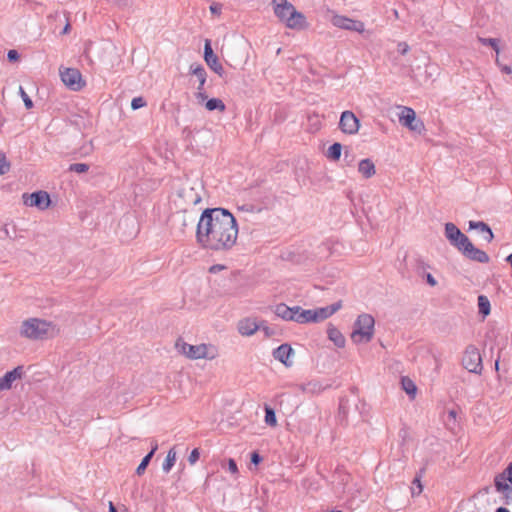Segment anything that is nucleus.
Segmentation results:
<instances>
[{
    "instance_id": "obj_53",
    "label": "nucleus",
    "mask_w": 512,
    "mask_h": 512,
    "mask_svg": "<svg viewBox=\"0 0 512 512\" xmlns=\"http://www.w3.org/2000/svg\"><path fill=\"white\" fill-rule=\"evenodd\" d=\"M260 330H263L266 335H269V327L265 326L264 323L262 324V328Z\"/></svg>"
},
{
    "instance_id": "obj_19",
    "label": "nucleus",
    "mask_w": 512,
    "mask_h": 512,
    "mask_svg": "<svg viewBox=\"0 0 512 512\" xmlns=\"http://www.w3.org/2000/svg\"><path fill=\"white\" fill-rule=\"evenodd\" d=\"M297 311V306L289 307L284 303H279L273 307L275 315L285 321L296 322Z\"/></svg>"
},
{
    "instance_id": "obj_38",
    "label": "nucleus",
    "mask_w": 512,
    "mask_h": 512,
    "mask_svg": "<svg viewBox=\"0 0 512 512\" xmlns=\"http://www.w3.org/2000/svg\"><path fill=\"white\" fill-rule=\"evenodd\" d=\"M146 106V101L143 97H135L131 101V108L133 110L140 109L142 107Z\"/></svg>"
},
{
    "instance_id": "obj_37",
    "label": "nucleus",
    "mask_w": 512,
    "mask_h": 512,
    "mask_svg": "<svg viewBox=\"0 0 512 512\" xmlns=\"http://www.w3.org/2000/svg\"><path fill=\"white\" fill-rule=\"evenodd\" d=\"M10 169V163L8 162L5 154L0 152V175L7 173Z\"/></svg>"
},
{
    "instance_id": "obj_26",
    "label": "nucleus",
    "mask_w": 512,
    "mask_h": 512,
    "mask_svg": "<svg viewBox=\"0 0 512 512\" xmlns=\"http://www.w3.org/2000/svg\"><path fill=\"white\" fill-rule=\"evenodd\" d=\"M508 479L506 478V473H500L494 478V486L498 492H506L510 489L509 484L507 483Z\"/></svg>"
},
{
    "instance_id": "obj_10",
    "label": "nucleus",
    "mask_w": 512,
    "mask_h": 512,
    "mask_svg": "<svg viewBox=\"0 0 512 512\" xmlns=\"http://www.w3.org/2000/svg\"><path fill=\"white\" fill-rule=\"evenodd\" d=\"M445 237L459 252L470 242L469 238L452 222L445 224Z\"/></svg>"
},
{
    "instance_id": "obj_42",
    "label": "nucleus",
    "mask_w": 512,
    "mask_h": 512,
    "mask_svg": "<svg viewBox=\"0 0 512 512\" xmlns=\"http://www.w3.org/2000/svg\"><path fill=\"white\" fill-rule=\"evenodd\" d=\"M195 98L200 104L205 103L207 101V95L204 91V87L201 90H197V92L195 93Z\"/></svg>"
},
{
    "instance_id": "obj_13",
    "label": "nucleus",
    "mask_w": 512,
    "mask_h": 512,
    "mask_svg": "<svg viewBox=\"0 0 512 512\" xmlns=\"http://www.w3.org/2000/svg\"><path fill=\"white\" fill-rule=\"evenodd\" d=\"M340 130L347 135H355L360 128V121L352 111L342 112L339 120Z\"/></svg>"
},
{
    "instance_id": "obj_33",
    "label": "nucleus",
    "mask_w": 512,
    "mask_h": 512,
    "mask_svg": "<svg viewBox=\"0 0 512 512\" xmlns=\"http://www.w3.org/2000/svg\"><path fill=\"white\" fill-rule=\"evenodd\" d=\"M478 41L482 44V45H487V46H491L496 54L498 55L499 54V45H498V39L496 38H483V37H478Z\"/></svg>"
},
{
    "instance_id": "obj_56",
    "label": "nucleus",
    "mask_w": 512,
    "mask_h": 512,
    "mask_svg": "<svg viewBox=\"0 0 512 512\" xmlns=\"http://www.w3.org/2000/svg\"><path fill=\"white\" fill-rule=\"evenodd\" d=\"M498 365H499V361H498V360H496V362H495V367H496V369H498Z\"/></svg>"
},
{
    "instance_id": "obj_16",
    "label": "nucleus",
    "mask_w": 512,
    "mask_h": 512,
    "mask_svg": "<svg viewBox=\"0 0 512 512\" xmlns=\"http://www.w3.org/2000/svg\"><path fill=\"white\" fill-rule=\"evenodd\" d=\"M23 367L18 366L11 371L6 372L0 378V392L10 390L13 384L23 377Z\"/></svg>"
},
{
    "instance_id": "obj_51",
    "label": "nucleus",
    "mask_w": 512,
    "mask_h": 512,
    "mask_svg": "<svg viewBox=\"0 0 512 512\" xmlns=\"http://www.w3.org/2000/svg\"><path fill=\"white\" fill-rule=\"evenodd\" d=\"M69 31H70V24H69V23H67V24L65 25V27L63 28L62 33H63V34H67Z\"/></svg>"
},
{
    "instance_id": "obj_2",
    "label": "nucleus",
    "mask_w": 512,
    "mask_h": 512,
    "mask_svg": "<svg viewBox=\"0 0 512 512\" xmlns=\"http://www.w3.org/2000/svg\"><path fill=\"white\" fill-rule=\"evenodd\" d=\"M59 333L57 326L46 319L31 317L22 321L19 334L29 340H44Z\"/></svg>"
},
{
    "instance_id": "obj_54",
    "label": "nucleus",
    "mask_w": 512,
    "mask_h": 512,
    "mask_svg": "<svg viewBox=\"0 0 512 512\" xmlns=\"http://www.w3.org/2000/svg\"><path fill=\"white\" fill-rule=\"evenodd\" d=\"M109 512H117V510L112 502H109Z\"/></svg>"
},
{
    "instance_id": "obj_5",
    "label": "nucleus",
    "mask_w": 512,
    "mask_h": 512,
    "mask_svg": "<svg viewBox=\"0 0 512 512\" xmlns=\"http://www.w3.org/2000/svg\"><path fill=\"white\" fill-rule=\"evenodd\" d=\"M342 308V301H337L326 307H319L315 309H303L297 306L296 323L310 324L320 323L331 317Z\"/></svg>"
},
{
    "instance_id": "obj_3",
    "label": "nucleus",
    "mask_w": 512,
    "mask_h": 512,
    "mask_svg": "<svg viewBox=\"0 0 512 512\" xmlns=\"http://www.w3.org/2000/svg\"><path fill=\"white\" fill-rule=\"evenodd\" d=\"M176 350L190 360L212 361L219 357V348L212 343L189 344L182 339L175 343Z\"/></svg>"
},
{
    "instance_id": "obj_30",
    "label": "nucleus",
    "mask_w": 512,
    "mask_h": 512,
    "mask_svg": "<svg viewBox=\"0 0 512 512\" xmlns=\"http://www.w3.org/2000/svg\"><path fill=\"white\" fill-rule=\"evenodd\" d=\"M426 266L427 265L423 261H420L417 266V272L419 275L423 274V276L426 278L427 283L430 286L434 287L437 285V281L431 273H424Z\"/></svg>"
},
{
    "instance_id": "obj_44",
    "label": "nucleus",
    "mask_w": 512,
    "mask_h": 512,
    "mask_svg": "<svg viewBox=\"0 0 512 512\" xmlns=\"http://www.w3.org/2000/svg\"><path fill=\"white\" fill-rule=\"evenodd\" d=\"M228 470L232 473V474H236L238 472V468H237V465L235 463V461L233 459H229L228 460Z\"/></svg>"
},
{
    "instance_id": "obj_8",
    "label": "nucleus",
    "mask_w": 512,
    "mask_h": 512,
    "mask_svg": "<svg viewBox=\"0 0 512 512\" xmlns=\"http://www.w3.org/2000/svg\"><path fill=\"white\" fill-rule=\"evenodd\" d=\"M462 365L470 373L480 374L482 372V357L475 346L469 345L465 349L462 357Z\"/></svg>"
},
{
    "instance_id": "obj_46",
    "label": "nucleus",
    "mask_w": 512,
    "mask_h": 512,
    "mask_svg": "<svg viewBox=\"0 0 512 512\" xmlns=\"http://www.w3.org/2000/svg\"><path fill=\"white\" fill-rule=\"evenodd\" d=\"M502 473H506L508 482L512 483V463H510Z\"/></svg>"
},
{
    "instance_id": "obj_36",
    "label": "nucleus",
    "mask_w": 512,
    "mask_h": 512,
    "mask_svg": "<svg viewBox=\"0 0 512 512\" xmlns=\"http://www.w3.org/2000/svg\"><path fill=\"white\" fill-rule=\"evenodd\" d=\"M151 458H152V453H148V454H147V455L142 459L141 463L139 464V466H138V467H137V469H136V473H137L138 475H142V474L145 472V470H146V468H147V466H148V464H149V462H150Z\"/></svg>"
},
{
    "instance_id": "obj_11",
    "label": "nucleus",
    "mask_w": 512,
    "mask_h": 512,
    "mask_svg": "<svg viewBox=\"0 0 512 512\" xmlns=\"http://www.w3.org/2000/svg\"><path fill=\"white\" fill-rule=\"evenodd\" d=\"M330 22L333 26L344 30L356 31L358 33H362L365 30L364 24L361 21L354 20L334 12L332 13Z\"/></svg>"
},
{
    "instance_id": "obj_39",
    "label": "nucleus",
    "mask_w": 512,
    "mask_h": 512,
    "mask_svg": "<svg viewBox=\"0 0 512 512\" xmlns=\"http://www.w3.org/2000/svg\"><path fill=\"white\" fill-rule=\"evenodd\" d=\"M412 484H413V486L411 488L412 495L413 496L419 495L422 492V490H423V486L421 484L420 479L419 478H415L413 480Z\"/></svg>"
},
{
    "instance_id": "obj_25",
    "label": "nucleus",
    "mask_w": 512,
    "mask_h": 512,
    "mask_svg": "<svg viewBox=\"0 0 512 512\" xmlns=\"http://www.w3.org/2000/svg\"><path fill=\"white\" fill-rule=\"evenodd\" d=\"M401 385L403 390L407 393L410 399H414L417 394V387L415 383L408 377H402Z\"/></svg>"
},
{
    "instance_id": "obj_18",
    "label": "nucleus",
    "mask_w": 512,
    "mask_h": 512,
    "mask_svg": "<svg viewBox=\"0 0 512 512\" xmlns=\"http://www.w3.org/2000/svg\"><path fill=\"white\" fill-rule=\"evenodd\" d=\"M461 253L469 260H472V261H475L478 263L489 262L488 254L485 251L475 247L471 241L463 247V250L461 251Z\"/></svg>"
},
{
    "instance_id": "obj_55",
    "label": "nucleus",
    "mask_w": 512,
    "mask_h": 512,
    "mask_svg": "<svg viewBox=\"0 0 512 512\" xmlns=\"http://www.w3.org/2000/svg\"><path fill=\"white\" fill-rule=\"evenodd\" d=\"M158 449V445L157 443H155L153 446H152V449L149 453H152V456L154 455L155 451Z\"/></svg>"
},
{
    "instance_id": "obj_41",
    "label": "nucleus",
    "mask_w": 512,
    "mask_h": 512,
    "mask_svg": "<svg viewBox=\"0 0 512 512\" xmlns=\"http://www.w3.org/2000/svg\"><path fill=\"white\" fill-rule=\"evenodd\" d=\"M200 457V452L197 448L193 449L189 455L188 461L191 465H194Z\"/></svg>"
},
{
    "instance_id": "obj_48",
    "label": "nucleus",
    "mask_w": 512,
    "mask_h": 512,
    "mask_svg": "<svg viewBox=\"0 0 512 512\" xmlns=\"http://www.w3.org/2000/svg\"><path fill=\"white\" fill-rule=\"evenodd\" d=\"M8 59L10 61L17 60L18 59V52L16 50H10L7 54Z\"/></svg>"
},
{
    "instance_id": "obj_45",
    "label": "nucleus",
    "mask_w": 512,
    "mask_h": 512,
    "mask_svg": "<svg viewBox=\"0 0 512 512\" xmlns=\"http://www.w3.org/2000/svg\"><path fill=\"white\" fill-rule=\"evenodd\" d=\"M397 47H398V52L402 55L406 54L409 50V46L405 42L398 43Z\"/></svg>"
},
{
    "instance_id": "obj_14",
    "label": "nucleus",
    "mask_w": 512,
    "mask_h": 512,
    "mask_svg": "<svg viewBox=\"0 0 512 512\" xmlns=\"http://www.w3.org/2000/svg\"><path fill=\"white\" fill-rule=\"evenodd\" d=\"M263 321L259 322L256 318L246 317L237 323V331L240 335L250 337L262 328Z\"/></svg>"
},
{
    "instance_id": "obj_22",
    "label": "nucleus",
    "mask_w": 512,
    "mask_h": 512,
    "mask_svg": "<svg viewBox=\"0 0 512 512\" xmlns=\"http://www.w3.org/2000/svg\"><path fill=\"white\" fill-rule=\"evenodd\" d=\"M327 336L338 348H343L346 344L344 335L332 324H329L327 327Z\"/></svg>"
},
{
    "instance_id": "obj_31",
    "label": "nucleus",
    "mask_w": 512,
    "mask_h": 512,
    "mask_svg": "<svg viewBox=\"0 0 512 512\" xmlns=\"http://www.w3.org/2000/svg\"><path fill=\"white\" fill-rule=\"evenodd\" d=\"M342 146L340 143L332 144L327 150V157L333 161H337L341 157Z\"/></svg>"
},
{
    "instance_id": "obj_17",
    "label": "nucleus",
    "mask_w": 512,
    "mask_h": 512,
    "mask_svg": "<svg viewBox=\"0 0 512 512\" xmlns=\"http://www.w3.org/2000/svg\"><path fill=\"white\" fill-rule=\"evenodd\" d=\"M204 59L207 65L219 76H222L224 73V68L222 64L219 62L218 57L213 53L211 43L209 40L205 41L204 46Z\"/></svg>"
},
{
    "instance_id": "obj_40",
    "label": "nucleus",
    "mask_w": 512,
    "mask_h": 512,
    "mask_svg": "<svg viewBox=\"0 0 512 512\" xmlns=\"http://www.w3.org/2000/svg\"><path fill=\"white\" fill-rule=\"evenodd\" d=\"M19 92H20L21 98L25 104V107L27 109H31L33 107L32 100L29 98V96L27 95V93L24 91V89L22 87L19 88Z\"/></svg>"
},
{
    "instance_id": "obj_34",
    "label": "nucleus",
    "mask_w": 512,
    "mask_h": 512,
    "mask_svg": "<svg viewBox=\"0 0 512 512\" xmlns=\"http://www.w3.org/2000/svg\"><path fill=\"white\" fill-rule=\"evenodd\" d=\"M89 168L90 166L86 163H74L69 166L68 170L77 174H84L89 171Z\"/></svg>"
},
{
    "instance_id": "obj_9",
    "label": "nucleus",
    "mask_w": 512,
    "mask_h": 512,
    "mask_svg": "<svg viewBox=\"0 0 512 512\" xmlns=\"http://www.w3.org/2000/svg\"><path fill=\"white\" fill-rule=\"evenodd\" d=\"M60 77L64 85L72 91H80L85 86V81L78 69L60 67Z\"/></svg>"
},
{
    "instance_id": "obj_32",
    "label": "nucleus",
    "mask_w": 512,
    "mask_h": 512,
    "mask_svg": "<svg viewBox=\"0 0 512 512\" xmlns=\"http://www.w3.org/2000/svg\"><path fill=\"white\" fill-rule=\"evenodd\" d=\"M264 421H265V423L268 426H271V427H275L277 425V418H276L275 412L269 406H265V419H264Z\"/></svg>"
},
{
    "instance_id": "obj_6",
    "label": "nucleus",
    "mask_w": 512,
    "mask_h": 512,
    "mask_svg": "<svg viewBox=\"0 0 512 512\" xmlns=\"http://www.w3.org/2000/svg\"><path fill=\"white\" fill-rule=\"evenodd\" d=\"M374 332V318L369 314H361L354 323L351 340L356 344L367 343Z\"/></svg>"
},
{
    "instance_id": "obj_21",
    "label": "nucleus",
    "mask_w": 512,
    "mask_h": 512,
    "mask_svg": "<svg viewBox=\"0 0 512 512\" xmlns=\"http://www.w3.org/2000/svg\"><path fill=\"white\" fill-rule=\"evenodd\" d=\"M469 229L476 230L487 243H491L494 238L491 228L483 221H469Z\"/></svg>"
},
{
    "instance_id": "obj_23",
    "label": "nucleus",
    "mask_w": 512,
    "mask_h": 512,
    "mask_svg": "<svg viewBox=\"0 0 512 512\" xmlns=\"http://www.w3.org/2000/svg\"><path fill=\"white\" fill-rule=\"evenodd\" d=\"M359 173L365 177L370 178L375 174V165L370 159H363L358 164Z\"/></svg>"
},
{
    "instance_id": "obj_52",
    "label": "nucleus",
    "mask_w": 512,
    "mask_h": 512,
    "mask_svg": "<svg viewBox=\"0 0 512 512\" xmlns=\"http://www.w3.org/2000/svg\"><path fill=\"white\" fill-rule=\"evenodd\" d=\"M495 512H510V511L506 507H499V508L496 509Z\"/></svg>"
},
{
    "instance_id": "obj_27",
    "label": "nucleus",
    "mask_w": 512,
    "mask_h": 512,
    "mask_svg": "<svg viewBox=\"0 0 512 512\" xmlns=\"http://www.w3.org/2000/svg\"><path fill=\"white\" fill-rule=\"evenodd\" d=\"M478 311L483 317H486L491 312V305L489 299L484 295L478 296Z\"/></svg>"
},
{
    "instance_id": "obj_47",
    "label": "nucleus",
    "mask_w": 512,
    "mask_h": 512,
    "mask_svg": "<svg viewBox=\"0 0 512 512\" xmlns=\"http://www.w3.org/2000/svg\"><path fill=\"white\" fill-rule=\"evenodd\" d=\"M210 11L213 13V14H220L221 13V5L218 4V3H213L211 6H210Z\"/></svg>"
},
{
    "instance_id": "obj_15",
    "label": "nucleus",
    "mask_w": 512,
    "mask_h": 512,
    "mask_svg": "<svg viewBox=\"0 0 512 512\" xmlns=\"http://www.w3.org/2000/svg\"><path fill=\"white\" fill-rule=\"evenodd\" d=\"M273 357L286 367L293 365L295 352L289 344H282L273 351Z\"/></svg>"
},
{
    "instance_id": "obj_1",
    "label": "nucleus",
    "mask_w": 512,
    "mask_h": 512,
    "mask_svg": "<svg viewBox=\"0 0 512 512\" xmlns=\"http://www.w3.org/2000/svg\"><path fill=\"white\" fill-rule=\"evenodd\" d=\"M237 238V221L228 210L212 208L202 212L196 229V242L202 249L227 252L234 247Z\"/></svg>"
},
{
    "instance_id": "obj_4",
    "label": "nucleus",
    "mask_w": 512,
    "mask_h": 512,
    "mask_svg": "<svg viewBox=\"0 0 512 512\" xmlns=\"http://www.w3.org/2000/svg\"><path fill=\"white\" fill-rule=\"evenodd\" d=\"M274 13L289 29L302 30L307 27L304 14L297 11L296 8L287 0H281L277 3L274 6Z\"/></svg>"
},
{
    "instance_id": "obj_29",
    "label": "nucleus",
    "mask_w": 512,
    "mask_h": 512,
    "mask_svg": "<svg viewBox=\"0 0 512 512\" xmlns=\"http://www.w3.org/2000/svg\"><path fill=\"white\" fill-rule=\"evenodd\" d=\"M205 107L209 111L219 110L223 112L225 110V104L218 98H212L205 102Z\"/></svg>"
},
{
    "instance_id": "obj_50",
    "label": "nucleus",
    "mask_w": 512,
    "mask_h": 512,
    "mask_svg": "<svg viewBox=\"0 0 512 512\" xmlns=\"http://www.w3.org/2000/svg\"><path fill=\"white\" fill-rule=\"evenodd\" d=\"M456 415H457V413H456V411H455V410H450V411L448 412V417H449L450 419H452V420H456Z\"/></svg>"
},
{
    "instance_id": "obj_12",
    "label": "nucleus",
    "mask_w": 512,
    "mask_h": 512,
    "mask_svg": "<svg viewBox=\"0 0 512 512\" xmlns=\"http://www.w3.org/2000/svg\"><path fill=\"white\" fill-rule=\"evenodd\" d=\"M24 205L28 207H35L39 210H46L51 203L50 196L45 191H36L31 194H23L22 196Z\"/></svg>"
},
{
    "instance_id": "obj_7",
    "label": "nucleus",
    "mask_w": 512,
    "mask_h": 512,
    "mask_svg": "<svg viewBox=\"0 0 512 512\" xmlns=\"http://www.w3.org/2000/svg\"><path fill=\"white\" fill-rule=\"evenodd\" d=\"M396 113L398 121L402 127L407 128L409 131L416 134H423L425 125L420 118H417L415 111L407 106L397 105Z\"/></svg>"
},
{
    "instance_id": "obj_28",
    "label": "nucleus",
    "mask_w": 512,
    "mask_h": 512,
    "mask_svg": "<svg viewBox=\"0 0 512 512\" xmlns=\"http://www.w3.org/2000/svg\"><path fill=\"white\" fill-rule=\"evenodd\" d=\"M176 451L172 448L168 451L166 459L162 465L164 472L168 473L176 462Z\"/></svg>"
},
{
    "instance_id": "obj_35",
    "label": "nucleus",
    "mask_w": 512,
    "mask_h": 512,
    "mask_svg": "<svg viewBox=\"0 0 512 512\" xmlns=\"http://www.w3.org/2000/svg\"><path fill=\"white\" fill-rule=\"evenodd\" d=\"M324 389H325V387L320 382H318L316 380L310 381L305 386V390L309 393H319Z\"/></svg>"
},
{
    "instance_id": "obj_43",
    "label": "nucleus",
    "mask_w": 512,
    "mask_h": 512,
    "mask_svg": "<svg viewBox=\"0 0 512 512\" xmlns=\"http://www.w3.org/2000/svg\"><path fill=\"white\" fill-rule=\"evenodd\" d=\"M495 63L496 65L500 68V70L505 73V74H511L512 73V69L510 66L508 65H504V64H501L498 56H496V59H495Z\"/></svg>"
},
{
    "instance_id": "obj_24",
    "label": "nucleus",
    "mask_w": 512,
    "mask_h": 512,
    "mask_svg": "<svg viewBox=\"0 0 512 512\" xmlns=\"http://www.w3.org/2000/svg\"><path fill=\"white\" fill-rule=\"evenodd\" d=\"M192 74L197 78L199 85L197 86V90H201L206 83V71L201 65H192L191 66Z\"/></svg>"
},
{
    "instance_id": "obj_49",
    "label": "nucleus",
    "mask_w": 512,
    "mask_h": 512,
    "mask_svg": "<svg viewBox=\"0 0 512 512\" xmlns=\"http://www.w3.org/2000/svg\"><path fill=\"white\" fill-rule=\"evenodd\" d=\"M260 461H261V458H260L259 454H258V453H256V452H254V453L252 454V456H251V462H252L253 464H256V465H257Z\"/></svg>"
},
{
    "instance_id": "obj_20",
    "label": "nucleus",
    "mask_w": 512,
    "mask_h": 512,
    "mask_svg": "<svg viewBox=\"0 0 512 512\" xmlns=\"http://www.w3.org/2000/svg\"><path fill=\"white\" fill-rule=\"evenodd\" d=\"M178 196L182 198L184 204L191 206L196 205L201 201V195L199 192L190 186H184L178 192Z\"/></svg>"
}]
</instances>
